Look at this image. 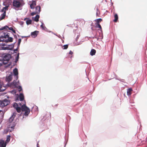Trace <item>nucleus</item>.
<instances>
[{
  "instance_id": "5701e85b",
  "label": "nucleus",
  "mask_w": 147,
  "mask_h": 147,
  "mask_svg": "<svg viewBox=\"0 0 147 147\" xmlns=\"http://www.w3.org/2000/svg\"><path fill=\"white\" fill-rule=\"evenodd\" d=\"M9 29L12 31L14 33H16V31L12 27H9Z\"/></svg>"
},
{
  "instance_id": "6ab92c4d",
  "label": "nucleus",
  "mask_w": 147,
  "mask_h": 147,
  "mask_svg": "<svg viewBox=\"0 0 147 147\" xmlns=\"http://www.w3.org/2000/svg\"><path fill=\"white\" fill-rule=\"evenodd\" d=\"M96 28H98L100 30H102V28L100 24H96Z\"/></svg>"
},
{
  "instance_id": "37998d69",
  "label": "nucleus",
  "mask_w": 147,
  "mask_h": 147,
  "mask_svg": "<svg viewBox=\"0 0 147 147\" xmlns=\"http://www.w3.org/2000/svg\"><path fill=\"white\" fill-rule=\"evenodd\" d=\"M3 112V111L2 110H0V113H1V112Z\"/></svg>"
},
{
  "instance_id": "2f4dec72",
  "label": "nucleus",
  "mask_w": 147,
  "mask_h": 147,
  "mask_svg": "<svg viewBox=\"0 0 147 147\" xmlns=\"http://www.w3.org/2000/svg\"><path fill=\"white\" fill-rule=\"evenodd\" d=\"M8 8V6H6L3 8V10L4 9L5 10H7Z\"/></svg>"
},
{
  "instance_id": "0eeeda50",
  "label": "nucleus",
  "mask_w": 147,
  "mask_h": 147,
  "mask_svg": "<svg viewBox=\"0 0 147 147\" xmlns=\"http://www.w3.org/2000/svg\"><path fill=\"white\" fill-rule=\"evenodd\" d=\"M39 32L37 31H35L34 32H32L31 33V36L34 38L36 37L38 34Z\"/></svg>"
},
{
  "instance_id": "423d86ee",
  "label": "nucleus",
  "mask_w": 147,
  "mask_h": 147,
  "mask_svg": "<svg viewBox=\"0 0 147 147\" xmlns=\"http://www.w3.org/2000/svg\"><path fill=\"white\" fill-rule=\"evenodd\" d=\"M17 113L16 112H14L13 113L12 116L10 117L9 119V123H11L13 121Z\"/></svg>"
},
{
  "instance_id": "39448f33",
  "label": "nucleus",
  "mask_w": 147,
  "mask_h": 147,
  "mask_svg": "<svg viewBox=\"0 0 147 147\" xmlns=\"http://www.w3.org/2000/svg\"><path fill=\"white\" fill-rule=\"evenodd\" d=\"M9 102L8 100L5 99L2 101L1 104L2 106L4 107L8 105Z\"/></svg>"
},
{
  "instance_id": "c756f323",
  "label": "nucleus",
  "mask_w": 147,
  "mask_h": 147,
  "mask_svg": "<svg viewBox=\"0 0 147 147\" xmlns=\"http://www.w3.org/2000/svg\"><path fill=\"white\" fill-rule=\"evenodd\" d=\"M36 14H37V12L36 11L33 12L31 13V15L32 16H33Z\"/></svg>"
},
{
  "instance_id": "4be33fe9",
  "label": "nucleus",
  "mask_w": 147,
  "mask_h": 147,
  "mask_svg": "<svg viewBox=\"0 0 147 147\" xmlns=\"http://www.w3.org/2000/svg\"><path fill=\"white\" fill-rule=\"evenodd\" d=\"M13 74H18V69L17 68H15L13 70Z\"/></svg>"
},
{
  "instance_id": "dca6fc26",
  "label": "nucleus",
  "mask_w": 147,
  "mask_h": 147,
  "mask_svg": "<svg viewBox=\"0 0 147 147\" xmlns=\"http://www.w3.org/2000/svg\"><path fill=\"white\" fill-rule=\"evenodd\" d=\"M5 15L6 11H4V13L1 14V17L0 18V20H2L5 18Z\"/></svg>"
},
{
  "instance_id": "58836bf2",
  "label": "nucleus",
  "mask_w": 147,
  "mask_h": 147,
  "mask_svg": "<svg viewBox=\"0 0 147 147\" xmlns=\"http://www.w3.org/2000/svg\"><path fill=\"white\" fill-rule=\"evenodd\" d=\"M4 29L3 28V27L2 28H0V30H2Z\"/></svg>"
},
{
  "instance_id": "f704fd0d",
  "label": "nucleus",
  "mask_w": 147,
  "mask_h": 147,
  "mask_svg": "<svg viewBox=\"0 0 147 147\" xmlns=\"http://www.w3.org/2000/svg\"><path fill=\"white\" fill-rule=\"evenodd\" d=\"M18 88L19 91H20L22 90V88L20 86H19Z\"/></svg>"
},
{
  "instance_id": "a18cd8bd",
  "label": "nucleus",
  "mask_w": 147,
  "mask_h": 147,
  "mask_svg": "<svg viewBox=\"0 0 147 147\" xmlns=\"http://www.w3.org/2000/svg\"><path fill=\"white\" fill-rule=\"evenodd\" d=\"M13 127H12V126H11V128H13Z\"/></svg>"
},
{
  "instance_id": "a19ab883",
  "label": "nucleus",
  "mask_w": 147,
  "mask_h": 147,
  "mask_svg": "<svg viewBox=\"0 0 147 147\" xmlns=\"http://www.w3.org/2000/svg\"><path fill=\"white\" fill-rule=\"evenodd\" d=\"M37 147H39V146L38 143H37Z\"/></svg>"
},
{
  "instance_id": "cd10ccee",
  "label": "nucleus",
  "mask_w": 147,
  "mask_h": 147,
  "mask_svg": "<svg viewBox=\"0 0 147 147\" xmlns=\"http://www.w3.org/2000/svg\"><path fill=\"white\" fill-rule=\"evenodd\" d=\"M68 45H64L63 46V49H66L68 48Z\"/></svg>"
},
{
  "instance_id": "aec40b11",
  "label": "nucleus",
  "mask_w": 147,
  "mask_h": 147,
  "mask_svg": "<svg viewBox=\"0 0 147 147\" xmlns=\"http://www.w3.org/2000/svg\"><path fill=\"white\" fill-rule=\"evenodd\" d=\"M4 62H5L4 61H3L2 59H0V66H2L3 64H5Z\"/></svg>"
},
{
  "instance_id": "c9c22d12",
  "label": "nucleus",
  "mask_w": 147,
  "mask_h": 147,
  "mask_svg": "<svg viewBox=\"0 0 147 147\" xmlns=\"http://www.w3.org/2000/svg\"><path fill=\"white\" fill-rule=\"evenodd\" d=\"M2 86L1 85H0V90L2 91H3L4 90L2 89Z\"/></svg>"
},
{
  "instance_id": "e433bc0d",
  "label": "nucleus",
  "mask_w": 147,
  "mask_h": 147,
  "mask_svg": "<svg viewBox=\"0 0 147 147\" xmlns=\"http://www.w3.org/2000/svg\"><path fill=\"white\" fill-rule=\"evenodd\" d=\"M3 41L5 42H9V41L7 40V39H5V40H3Z\"/></svg>"
},
{
  "instance_id": "7c9ffc66",
  "label": "nucleus",
  "mask_w": 147,
  "mask_h": 147,
  "mask_svg": "<svg viewBox=\"0 0 147 147\" xmlns=\"http://www.w3.org/2000/svg\"><path fill=\"white\" fill-rule=\"evenodd\" d=\"M9 136H7V139L6 141L7 142H9L10 141Z\"/></svg>"
},
{
  "instance_id": "473e14b6",
  "label": "nucleus",
  "mask_w": 147,
  "mask_h": 147,
  "mask_svg": "<svg viewBox=\"0 0 147 147\" xmlns=\"http://www.w3.org/2000/svg\"><path fill=\"white\" fill-rule=\"evenodd\" d=\"M21 41V39L20 38L19 39H18V45H20Z\"/></svg>"
},
{
  "instance_id": "79ce46f5",
  "label": "nucleus",
  "mask_w": 147,
  "mask_h": 147,
  "mask_svg": "<svg viewBox=\"0 0 147 147\" xmlns=\"http://www.w3.org/2000/svg\"><path fill=\"white\" fill-rule=\"evenodd\" d=\"M96 15L98 16V13L97 12L96 13Z\"/></svg>"
},
{
  "instance_id": "ddd939ff",
  "label": "nucleus",
  "mask_w": 147,
  "mask_h": 147,
  "mask_svg": "<svg viewBox=\"0 0 147 147\" xmlns=\"http://www.w3.org/2000/svg\"><path fill=\"white\" fill-rule=\"evenodd\" d=\"M19 97L20 100V101H22L24 99V96L23 94H20Z\"/></svg>"
},
{
  "instance_id": "b1692460",
  "label": "nucleus",
  "mask_w": 147,
  "mask_h": 147,
  "mask_svg": "<svg viewBox=\"0 0 147 147\" xmlns=\"http://www.w3.org/2000/svg\"><path fill=\"white\" fill-rule=\"evenodd\" d=\"M13 39L12 38L9 37L7 39V40L9 42H11L13 41Z\"/></svg>"
},
{
  "instance_id": "ea45409f",
  "label": "nucleus",
  "mask_w": 147,
  "mask_h": 147,
  "mask_svg": "<svg viewBox=\"0 0 147 147\" xmlns=\"http://www.w3.org/2000/svg\"><path fill=\"white\" fill-rule=\"evenodd\" d=\"M17 50H18L17 49H15L14 50V52H15V51H17Z\"/></svg>"
},
{
  "instance_id": "412c9836",
  "label": "nucleus",
  "mask_w": 147,
  "mask_h": 147,
  "mask_svg": "<svg viewBox=\"0 0 147 147\" xmlns=\"http://www.w3.org/2000/svg\"><path fill=\"white\" fill-rule=\"evenodd\" d=\"M32 22V20H27L26 22V24L27 25L30 24H31Z\"/></svg>"
},
{
  "instance_id": "4468645a",
  "label": "nucleus",
  "mask_w": 147,
  "mask_h": 147,
  "mask_svg": "<svg viewBox=\"0 0 147 147\" xmlns=\"http://www.w3.org/2000/svg\"><path fill=\"white\" fill-rule=\"evenodd\" d=\"M96 53V51L95 49H92L90 52V55L92 56H93Z\"/></svg>"
},
{
  "instance_id": "f03ea898",
  "label": "nucleus",
  "mask_w": 147,
  "mask_h": 147,
  "mask_svg": "<svg viewBox=\"0 0 147 147\" xmlns=\"http://www.w3.org/2000/svg\"><path fill=\"white\" fill-rule=\"evenodd\" d=\"M23 0H14L13 2V6L16 8H19L23 3Z\"/></svg>"
},
{
  "instance_id": "6e6552de",
  "label": "nucleus",
  "mask_w": 147,
  "mask_h": 147,
  "mask_svg": "<svg viewBox=\"0 0 147 147\" xmlns=\"http://www.w3.org/2000/svg\"><path fill=\"white\" fill-rule=\"evenodd\" d=\"M36 5V1H32V3L30 5V6L31 9H34Z\"/></svg>"
},
{
  "instance_id": "2eb2a0df",
  "label": "nucleus",
  "mask_w": 147,
  "mask_h": 147,
  "mask_svg": "<svg viewBox=\"0 0 147 147\" xmlns=\"http://www.w3.org/2000/svg\"><path fill=\"white\" fill-rule=\"evenodd\" d=\"M96 24H99L100 22L102 21V20L101 18H99L95 20Z\"/></svg>"
},
{
  "instance_id": "a878e982",
  "label": "nucleus",
  "mask_w": 147,
  "mask_h": 147,
  "mask_svg": "<svg viewBox=\"0 0 147 147\" xmlns=\"http://www.w3.org/2000/svg\"><path fill=\"white\" fill-rule=\"evenodd\" d=\"M19 53H18L17 55V56L16 58V61L15 62H17L19 58Z\"/></svg>"
},
{
  "instance_id": "7ed1b4c3",
  "label": "nucleus",
  "mask_w": 147,
  "mask_h": 147,
  "mask_svg": "<svg viewBox=\"0 0 147 147\" xmlns=\"http://www.w3.org/2000/svg\"><path fill=\"white\" fill-rule=\"evenodd\" d=\"M18 74H11L9 76L6 77V81L8 82H10L12 79V76H13L15 79L16 80L18 78Z\"/></svg>"
},
{
  "instance_id": "bb28decb",
  "label": "nucleus",
  "mask_w": 147,
  "mask_h": 147,
  "mask_svg": "<svg viewBox=\"0 0 147 147\" xmlns=\"http://www.w3.org/2000/svg\"><path fill=\"white\" fill-rule=\"evenodd\" d=\"M44 24L42 23V24L40 25V27L42 29L45 30L46 28V27L44 25Z\"/></svg>"
},
{
  "instance_id": "f3484780",
  "label": "nucleus",
  "mask_w": 147,
  "mask_h": 147,
  "mask_svg": "<svg viewBox=\"0 0 147 147\" xmlns=\"http://www.w3.org/2000/svg\"><path fill=\"white\" fill-rule=\"evenodd\" d=\"M6 146V144L4 143L3 141H2L0 142V146L1 147H5Z\"/></svg>"
},
{
  "instance_id": "4c0bfd02",
  "label": "nucleus",
  "mask_w": 147,
  "mask_h": 147,
  "mask_svg": "<svg viewBox=\"0 0 147 147\" xmlns=\"http://www.w3.org/2000/svg\"><path fill=\"white\" fill-rule=\"evenodd\" d=\"M69 54L70 55H72L73 54V52L71 51H70L69 52Z\"/></svg>"
},
{
  "instance_id": "f8f14e48",
  "label": "nucleus",
  "mask_w": 147,
  "mask_h": 147,
  "mask_svg": "<svg viewBox=\"0 0 147 147\" xmlns=\"http://www.w3.org/2000/svg\"><path fill=\"white\" fill-rule=\"evenodd\" d=\"M16 80H17L15 79V80L13 81L11 84L12 85L14 86L15 87H17V86L18 84L17 82L16 81Z\"/></svg>"
},
{
  "instance_id": "9b49d317",
  "label": "nucleus",
  "mask_w": 147,
  "mask_h": 147,
  "mask_svg": "<svg viewBox=\"0 0 147 147\" xmlns=\"http://www.w3.org/2000/svg\"><path fill=\"white\" fill-rule=\"evenodd\" d=\"M114 18H115L113 20V21L115 22H116L118 20V17L117 14H115L114 15Z\"/></svg>"
},
{
  "instance_id": "1a4fd4ad",
  "label": "nucleus",
  "mask_w": 147,
  "mask_h": 147,
  "mask_svg": "<svg viewBox=\"0 0 147 147\" xmlns=\"http://www.w3.org/2000/svg\"><path fill=\"white\" fill-rule=\"evenodd\" d=\"M40 6H37L36 7V11L37 14H39L40 11Z\"/></svg>"
},
{
  "instance_id": "c85d7f7f",
  "label": "nucleus",
  "mask_w": 147,
  "mask_h": 147,
  "mask_svg": "<svg viewBox=\"0 0 147 147\" xmlns=\"http://www.w3.org/2000/svg\"><path fill=\"white\" fill-rule=\"evenodd\" d=\"M9 37V33H7L6 35H5L4 36V38H8Z\"/></svg>"
},
{
  "instance_id": "f257e3e1",
  "label": "nucleus",
  "mask_w": 147,
  "mask_h": 147,
  "mask_svg": "<svg viewBox=\"0 0 147 147\" xmlns=\"http://www.w3.org/2000/svg\"><path fill=\"white\" fill-rule=\"evenodd\" d=\"M13 106L18 113H20L21 110L23 112L24 111V115L26 116H28L30 113V109L26 106L25 104L22 105L21 103L18 104L14 103Z\"/></svg>"
},
{
  "instance_id": "9d476101",
  "label": "nucleus",
  "mask_w": 147,
  "mask_h": 147,
  "mask_svg": "<svg viewBox=\"0 0 147 147\" xmlns=\"http://www.w3.org/2000/svg\"><path fill=\"white\" fill-rule=\"evenodd\" d=\"M132 91V90L131 88L127 89V95L128 96L130 95L131 94Z\"/></svg>"
},
{
  "instance_id": "c03bdc74",
  "label": "nucleus",
  "mask_w": 147,
  "mask_h": 147,
  "mask_svg": "<svg viewBox=\"0 0 147 147\" xmlns=\"http://www.w3.org/2000/svg\"><path fill=\"white\" fill-rule=\"evenodd\" d=\"M1 46H2L1 45V44H0V47Z\"/></svg>"
},
{
  "instance_id": "20e7f679",
  "label": "nucleus",
  "mask_w": 147,
  "mask_h": 147,
  "mask_svg": "<svg viewBox=\"0 0 147 147\" xmlns=\"http://www.w3.org/2000/svg\"><path fill=\"white\" fill-rule=\"evenodd\" d=\"M11 57V55L9 54H7L5 55L3 58L2 59L4 61H5V64H6L9 61Z\"/></svg>"
},
{
  "instance_id": "393cba45",
  "label": "nucleus",
  "mask_w": 147,
  "mask_h": 147,
  "mask_svg": "<svg viewBox=\"0 0 147 147\" xmlns=\"http://www.w3.org/2000/svg\"><path fill=\"white\" fill-rule=\"evenodd\" d=\"M19 53H18L17 55V56L16 58V61L15 62H17L19 58Z\"/></svg>"
},
{
  "instance_id": "72a5a7b5",
  "label": "nucleus",
  "mask_w": 147,
  "mask_h": 147,
  "mask_svg": "<svg viewBox=\"0 0 147 147\" xmlns=\"http://www.w3.org/2000/svg\"><path fill=\"white\" fill-rule=\"evenodd\" d=\"M3 28L4 29L7 30V28H9V27L7 26H5L4 27H3Z\"/></svg>"
},
{
  "instance_id": "a211bd4d",
  "label": "nucleus",
  "mask_w": 147,
  "mask_h": 147,
  "mask_svg": "<svg viewBox=\"0 0 147 147\" xmlns=\"http://www.w3.org/2000/svg\"><path fill=\"white\" fill-rule=\"evenodd\" d=\"M39 16L38 15H36L34 18V21L36 22H38L39 21Z\"/></svg>"
}]
</instances>
